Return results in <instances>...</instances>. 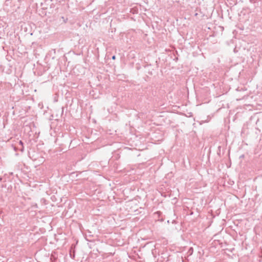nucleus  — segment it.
I'll return each instance as SVG.
<instances>
[{
	"mask_svg": "<svg viewBox=\"0 0 262 262\" xmlns=\"http://www.w3.org/2000/svg\"><path fill=\"white\" fill-rule=\"evenodd\" d=\"M19 144H20V145H21L23 146V142H22L21 141H19Z\"/></svg>",
	"mask_w": 262,
	"mask_h": 262,
	"instance_id": "obj_1",
	"label": "nucleus"
},
{
	"mask_svg": "<svg viewBox=\"0 0 262 262\" xmlns=\"http://www.w3.org/2000/svg\"><path fill=\"white\" fill-rule=\"evenodd\" d=\"M112 58H113V59H115V58H116L115 56H113Z\"/></svg>",
	"mask_w": 262,
	"mask_h": 262,
	"instance_id": "obj_2",
	"label": "nucleus"
}]
</instances>
